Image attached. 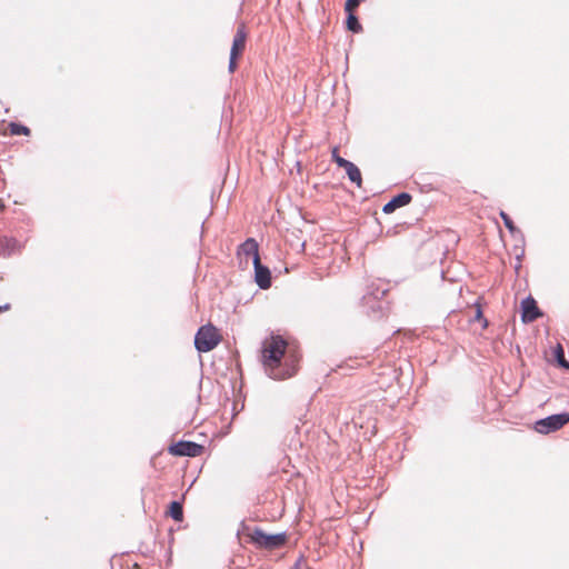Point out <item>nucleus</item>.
Instances as JSON below:
<instances>
[{
  "label": "nucleus",
  "instance_id": "nucleus-19",
  "mask_svg": "<svg viewBox=\"0 0 569 569\" xmlns=\"http://www.w3.org/2000/svg\"><path fill=\"white\" fill-rule=\"evenodd\" d=\"M362 0H347L345 4V11L353 13L352 11L361 3Z\"/></svg>",
  "mask_w": 569,
  "mask_h": 569
},
{
  "label": "nucleus",
  "instance_id": "nucleus-15",
  "mask_svg": "<svg viewBox=\"0 0 569 569\" xmlns=\"http://www.w3.org/2000/svg\"><path fill=\"white\" fill-rule=\"evenodd\" d=\"M346 23L348 30L352 31L353 33H359L362 31V26L360 24L357 16L353 13H348Z\"/></svg>",
  "mask_w": 569,
  "mask_h": 569
},
{
  "label": "nucleus",
  "instance_id": "nucleus-17",
  "mask_svg": "<svg viewBox=\"0 0 569 569\" xmlns=\"http://www.w3.org/2000/svg\"><path fill=\"white\" fill-rule=\"evenodd\" d=\"M238 539L240 545L243 547L249 543V532L244 522L241 523V529L238 530Z\"/></svg>",
  "mask_w": 569,
  "mask_h": 569
},
{
  "label": "nucleus",
  "instance_id": "nucleus-21",
  "mask_svg": "<svg viewBox=\"0 0 569 569\" xmlns=\"http://www.w3.org/2000/svg\"><path fill=\"white\" fill-rule=\"evenodd\" d=\"M338 158H340V156L338 154V149H337V148H335V149L332 150V160H333V161H336V159H338Z\"/></svg>",
  "mask_w": 569,
  "mask_h": 569
},
{
  "label": "nucleus",
  "instance_id": "nucleus-13",
  "mask_svg": "<svg viewBox=\"0 0 569 569\" xmlns=\"http://www.w3.org/2000/svg\"><path fill=\"white\" fill-rule=\"evenodd\" d=\"M167 515L170 516L173 520L180 522L183 520V508L182 505L178 501H172L169 505V509Z\"/></svg>",
  "mask_w": 569,
  "mask_h": 569
},
{
  "label": "nucleus",
  "instance_id": "nucleus-22",
  "mask_svg": "<svg viewBox=\"0 0 569 569\" xmlns=\"http://www.w3.org/2000/svg\"><path fill=\"white\" fill-rule=\"evenodd\" d=\"M131 569H141V567L138 563H134Z\"/></svg>",
  "mask_w": 569,
  "mask_h": 569
},
{
  "label": "nucleus",
  "instance_id": "nucleus-16",
  "mask_svg": "<svg viewBox=\"0 0 569 569\" xmlns=\"http://www.w3.org/2000/svg\"><path fill=\"white\" fill-rule=\"evenodd\" d=\"M9 127H10V132L16 136H19V134L28 136L30 133V129L20 123L12 122V123H10Z\"/></svg>",
  "mask_w": 569,
  "mask_h": 569
},
{
  "label": "nucleus",
  "instance_id": "nucleus-7",
  "mask_svg": "<svg viewBox=\"0 0 569 569\" xmlns=\"http://www.w3.org/2000/svg\"><path fill=\"white\" fill-rule=\"evenodd\" d=\"M168 451L178 457H198L203 452V446L191 441H179L171 445Z\"/></svg>",
  "mask_w": 569,
  "mask_h": 569
},
{
  "label": "nucleus",
  "instance_id": "nucleus-1",
  "mask_svg": "<svg viewBox=\"0 0 569 569\" xmlns=\"http://www.w3.org/2000/svg\"><path fill=\"white\" fill-rule=\"evenodd\" d=\"M300 355L287 340L271 333L262 342L261 363L266 375L273 380L293 377L299 368Z\"/></svg>",
  "mask_w": 569,
  "mask_h": 569
},
{
  "label": "nucleus",
  "instance_id": "nucleus-6",
  "mask_svg": "<svg viewBox=\"0 0 569 569\" xmlns=\"http://www.w3.org/2000/svg\"><path fill=\"white\" fill-rule=\"evenodd\" d=\"M387 290L381 289L379 287L375 289H370L363 297H362V305L368 308L367 313L369 316H372L373 318H378L382 311V306L380 300L386 295Z\"/></svg>",
  "mask_w": 569,
  "mask_h": 569
},
{
  "label": "nucleus",
  "instance_id": "nucleus-20",
  "mask_svg": "<svg viewBox=\"0 0 569 569\" xmlns=\"http://www.w3.org/2000/svg\"><path fill=\"white\" fill-rule=\"evenodd\" d=\"M335 162L337 163V166H338V167H340V168H343V169H345V168H347V167L349 166V163H350L351 161H349V160H347V159H345V158L340 157V158L336 159V161H335Z\"/></svg>",
  "mask_w": 569,
  "mask_h": 569
},
{
  "label": "nucleus",
  "instance_id": "nucleus-12",
  "mask_svg": "<svg viewBox=\"0 0 569 569\" xmlns=\"http://www.w3.org/2000/svg\"><path fill=\"white\" fill-rule=\"evenodd\" d=\"M345 170L349 180L356 183L358 187H361L362 178L359 168L353 162H350L349 166L345 168Z\"/></svg>",
  "mask_w": 569,
  "mask_h": 569
},
{
  "label": "nucleus",
  "instance_id": "nucleus-3",
  "mask_svg": "<svg viewBox=\"0 0 569 569\" xmlns=\"http://www.w3.org/2000/svg\"><path fill=\"white\" fill-rule=\"evenodd\" d=\"M218 330L211 326H202L199 328L194 337V347L199 352H208L220 342Z\"/></svg>",
  "mask_w": 569,
  "mask_h": 569
},
{
  "label": "nucleus",
  "instance_id": "nucleus-4",
  "mask_svg": "<svg viewBox=\"0 0 569 569\" xmlns=\"http://www.w3.org/2000/svg\"><path fill=\"white\" fill-rule=\"evenodd\" d=\"M251 542L259 548L276 550L283 547L287 542L286 533L267 535L261 529L251 530Z\"/></svg>",
  "mask_w": 569,
  "mask_h": 569
},
{
  "label": "nucleus",
  "instance_id": "nucleus-10",
  "mask_svg": "<svg viewBox=\"0 0 569 569\" xmlns=\"http://www.w3.org/2000/svg\"><path fill=\"white\" fill-rule=\"evenodd\" d=\"M411 199H412V197L410 193L401 192V193L395 196L393 198H391V200H389L382 207V212L383 213H392L396 209L409 204L411 202Z\"/></svg>",
  "mask_w": 569,
  "mask_h": 569
},
{
  "label": "nucleus",
  "instance_id": "nucleus-5",
  "mask_svg": "<svg viewBox=\"0 0 569 569\" xmlns=\"http://www.w3.org/2000/svg\"><path fill=\"white\" fill-rule=\"evenodd\" d=\"M569 422V412L552 415L535 422V430L541 435H548L561 429Z\"/></svg>",
  "mask_w": 569,
  "mask_h": 569
},
{
  "label": "nucleus",
  "instance_id": "nucleus-11",
  "mask_svg": "<svg viewBox=\"0 0 569 569\" xmlns=\"http://www.w3.org/2000/svg\"><path fill=\"white\" fill-rule=\"evenodd\" d=\"M500 217L503 220V223L506 228L509 230V232L512 234V237L517 238L519 237L520 240H523V234L520 229H518L511 218L505 212L500 211Z\"/></svg>",
  "mask_w": 569,
  "mask_h": 569
},
{
  "label": "nucleus",
  "instance_id": "nucleus-14",
  "mask_svg": "<svg viewBox=\"0 0 569 569\" xmlns=\"http://www.w3.org/2000/svg\"><path fill=\"white\" fill-rule=\"evenodd\" d=\"M553 359L561 368L569 369V361H567L565 350L559 343L553 349Z\"/></svg>",
  "mask_w": 569,
  "mask_h": 569
},
{
  "label": "nucleus",
  "instance_id": "nucleus-9",
  "mask_svg": "<svg viewBox=\"0 0 569 569\" xmlns=\"http://www.w3.org/2000/svg\"><path fill=\"white\" fill-rule=\"evenodd\" d=\"M521 320L525 323L532 322L541 316V312L533 298L527 297L521 302Z\"/></svg>",
  "mask_w": 569,
  "mask_h": 569
},
{
  "label": "nucleus",
  "instance_id": "nucleus-18",
  "mask_svg": "<svg viewBox=\"0 0 569 569\" xmlns=\"http://www.w3.org/2000/svg\"><path fill=\"white\" fill-rule=\"evenodd\" d=\"M238 254L240 257V263H242V258L246 259V261L249 258V239H247L239 248Z\"/></svg>",
  "mask_w": 569,
  "mask_h": 569
},
{
  "label": "nucleus",
  "instance_id": "nucleus-8",
  "mask_svg": "<svg viewBox=\"0 0 569 569\" xmlns=\"http://www.w3.org/2000/svg\"><path fill=\"white\" fill-rule=\"evenodd\" d=\"M244 43H246V32H244V26L242 24L234 39H233V43H232V47H231V51H230V60H229V71L230 72H233L236 67H237V57L241 53V51L243 50L244 48Z\"/></svg>",
  "mask_w": 569,
  "mask_h": 569
},
{
  "label": "nucleus",
  "instance_id": "nucleus-2",
  "mask_svg": "<svg viewBox=\"0 0 569 569\" xmlns=\"http://www.w3.org/2000/svg\"><path fill=\"white\" fill-rule=\"evenodd\" d=\"M258 248V242L251 238V257L254 271V282L260 289L267 290L272 284V276L270 269L261 263Z\"/></svg>",
  "mask_w": 569,
  "mask_h": 569
}]
</instances>
